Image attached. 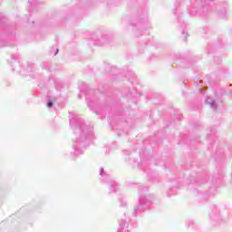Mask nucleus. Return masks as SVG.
Masks as SVG:
<instances>
[{
    "mask_svg": "<svg viewBox=\"0 0 232 232\" xmlns=\"http://www.w3.org/2000/svg\"><path fill=\"white\" fill-rule=\"evenodd\" d=\"M47 106H48V108H52V107L53 106V102H49L47 103Z\"/></svg>",
    "mask_w": 232,
    "mask_h": 232,
    "instance_id": "obj_1",
    "label": "nucleus"
}]
</instances>
